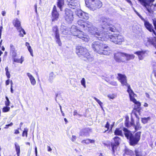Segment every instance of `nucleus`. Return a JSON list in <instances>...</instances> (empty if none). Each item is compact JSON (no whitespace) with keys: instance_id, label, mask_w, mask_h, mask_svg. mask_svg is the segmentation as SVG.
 Returning <instances> with one entry per match:
<instances>
[{"instance_id":"obj_20","label":"nucleus","mask_w":156,"mask_h":156,"mask_svg":"<svg viewBox=\"0 0 156 156\" xmlns=\"http://www.w3.org/2000/svg\"><path fill=\"white\" fill-rule=\"evenodd\" d=\"M80 135L81 136H89V134L88 129L87 128H85L81 130L80 133Z\"/></svg>"},{"instance_id":"obj_57","label":"nucleus","mask_w":156,"mask_h":156,"mask_svg":"<svg viewBox=\"0 0 156 156\" xmlns=\"http://www.w3.org/2000/svg\"><path fill=\"white\" fill-rule=\"evenodd\" d=\"M25 45H26V46H27V48H28V47H29L30 46V45L29 43L27 42H26Z\"/></svg>"},{"instance_id":"obj_29","label":"nucleus","mask_w":156,"mask_h":156,"mask_svg":"<svg viewBox=\"0 0 156 156\" xmlns=\"http://www.w3.org/2000/svg\"><path fill=\"white\" fill-rule=\"evenodd\" d=\"M125 154L126 155H132L134 154L133 151L127 148H126L125 150Z\"/></svg>"},{"instance_id":"obj_18","label":"nucleus","mask_w":156,"mask_h":156,"mask_svg":"<svg viewBox=\"0 0 156 156\" xmlns=\"http://www.w3.org/2000/svg\"><path fill=\"white\" fill-rule=\"evenodd\" d=\"M13 24L14 26L16 27L17 30L21 27L20 22L17 18H15L13 20Z\"/></svg>"},{"instance_id":"obj_17","label":"nucleus","mask_w":156,"mask_h":156,"mask_svg":"<svg viewBox=\"0 0 156 156\" xmlns=\"http://www.w3.org/2000/svg\"><path fill=\"white\" fill-rule=\"evenodd\" d=\"M146 52V50L138 51L134 52V54L137 55L140 60H142L145 56V54Z\"/></svg>"},{"instance_id":"obj_33","label":"nucleus","mask_w":156,"mask_h":156,"mask_svg":"<svg viewBox=\"0 0 156 156\" xmlns=\"http://www.w3.org/2000/svg\"><path fill=\"white\" fill-rule=\"evenodd\" d=\"M125 126L127 127H130L131 126H132L133 127L135 125L134 121H131L130 123H129L128 122L126 121L125 123Z\"/></svg>"},{"instance_id":"obj_24","label":"nucleus","mask_w":156,"mask_h":156,"mask_svg":"<svg viewBox=\"0 0 156 156\" xmlns=\"http://www.w3.org/2000/svg\"><path fill=\"white\" fill-rule=\"evenodd\" d=\"M123 56L126 58V60L127 61L133 59L135 57L134 55H133L128 54L125 53H123Z\"/></svg>"},{"instance_id":"obj_9","label":"nucleus","mask_w":156,"mask_h":156,"mask_svg":"<svg viewBox=\"0 0 156 156\" xmlns=\"http://www.w3.org/2000/svg\"><path fill=\"white\" fill-rule=\"evenodd\" d=\"M65 20L68 23H71L73 19V12L70 9L66 8L65 10Z\"/></svg>"},{"instance_id":"obj_41","label":"nucleus","mask_w":156,"mask_h":156,"mask_svg":"<svg viewBox=\"0 0 156 156\" xmlns=\"http://www.w3.org/2000/svg\"><path fill=\"white\" fill-rule=\"evenodd\" d=\"M94 100L97 102V103L99 104V105H100L101 107L102 108V105L103 104L102 103L99 99H98L96 97H94Z\"/></svg>"},{"instance_id":"obj_11","label":"nucleus","mask_w":156,"mask_h":156,"mask_svg":"<svg viewBox=\"0 0 156 156\" xmlns=\"http://www.w3.org/2000/svg\"><path fill=\"white\" fill-rule=\"evenodd\" d=\"M53 31L54 33L55 40L58 45L61 46L62 43L60 38V36L58 29L57 26L54 27L53 28Z\"/></svg>"},{"instance_id":"obj_8","label":"nucleus","mask_w":156,"mask_h":156,"mask_svg":"<svg viewBox=\"0 0 156 156\" xmlns=\"http://www.w3.org/2000/svg\"><path fill=\"white\" fill-rule=\"evenodd\" d=\"M85 2L87 6L93 11L96 10L102 6V2L99 0H85Z\"/></svg>"},{"instance_id":"obj_12","label":"nucleus","mask_w":156,"mask_h":156,"mask_svg":"<svg viewBox=\"0 0 156 156\" xmlns=\"http://www.w3.org/2000/svg\"><path fill=\"white\" fill-rule=\"evenodd\" d=\"M115 142L112 143L111 144V147H112V151L113 154H114L115 152V150L116 149L117 147L119 144V140L120 138L118 136H115L114 138Z\"/></svg>"},{"instance_id":"obj_55","label":"nucleus","mask_w":156,"mask_h":156,"mask_svg":"<svg viewBox=\"0 0 156 156\" xmlns=\"http://www.w3.org/2000/svg\"><path fill=\"white\" fill-rule=\"evenodd\" d=\"M78 114L77 111L76 110H75L73 112V115H77Z\"/></svg>"},{"instance_id":"obj_31","label":"nucleus","mask_w":156,"mask_h":156,"mask_svg":"<svg viewBox=\"0 0 156 156\" xmlns=\"http://www.w3.org/2000/svg\"><path fill=\"white\" fill-rule=\"evenodd\" d=\"M114 134L116 135L123 136L122 130L119 129V128H116L115 129L114 132Z\"/></svg>"},{"instance_id":"obj_63","label":"nucleus","mask_w":156,"mask_h":156,"mask_svg":"<svg viewBox=\"0 0 156 156\" xmlns=\"http://www.w3.org/2000/svg\"><path fill=\"white\" fill-rule=\"evenodd\" d=\"M108 97L112 99H113L114 98V97L113 96H111V95H108Z\"/></svg>"},{"instance_id":"obj_47","label":"nucleus","mask_w":156,"mask_h":156,"mask_svg":"<svg viewBox=\"0 0 156 156\" xmlns=\"http://www.w3.org/2000/svg\"><path fill=\"white\" fill-rule=\"evenodd\" d=\"M154 27V28L156 30V19L154 18L152 19Z\"/></svg>"},{"instance_id":"obj_54","label":"nucleus","mask_w":156,"mask_h":156,"mask_svg":"<svg viewBox=\"0 0 156 156\" xmlns=\"http://www.w3.org/2000/svg\"><path fill=\"white\" fill-rule=\"evenodd\" d=\"M10 83V80L9 79L5 81V84L6 85H8Z\"/></svg>"},{"instance_id":"obj_37","label":"nucleus","mask_w":156,"mask_h":156,"mask_svg":"<svg viewBox=\"0 0 156 156\" xmlns=\"http://www.w3.org/2000/svg\"><path fill=\"white\" fill-rule=\"evenodd\" d=\"M28 129L27 128H25L24 129V130L23 131L22 133V136H24L25 134L26 135V137L27 136V132L28 131Z\"/></svg>"},{"instance_id":"obj_10","label":"nucleus","mask_w":156,"mask_h":156,"mask_svg":"<svg viewBox=\"0 0 156 156\" xmlns=\"http://www.w3.org/2000/svg\"><path fill=\"white\" fill-rule=\"evenodd\" d=\"M143 21L144 22V26L146 29L150 32H152L156 36V32L154 30L153 25L150 23L147 20L144 19Z\"/></svg>"},{"instance_id":"obj_14","label":"nucleus","mask_w":156,"mask_h":156,"mask_svg":"<svg viewBox=\"0 0 156 156\" xmlns=\"http://www.w3.org/2000/svg\"><path fill=\"white\" fill-rule=\"evenodd\" d=\"M124 57L123 53L119 52L114 54V58L117 62H123L124 61L122 60V57Z\"/></svg>"},{"instance_id":"obj_27","label":"nucleus","mask_w":156,"mask_h":156,"mask_svg":"<svg viewBox=\"0 0 156 156\" xmlns=\"http://www.w3.org/2000/svg\"><path fill=\"white\" fill-rule=\"evenodd\" d=\"M141 4L143 6H144L146 8L147 6L149 4V2L147 0H139Z\"/></svg>"},{"instance_id":"obj_59","label":"nucleus","mask_w":156,"mask_h":156,"mask_svg":"<svg viewBox=\"0 0 156 156\" xmlns=\"http://www.w3.org/2000/svg\"><path fill=\"white\" fill-rule=\"evenodd\" d=\"M10 91L12 93H13V90L12 88V86H11L10 87Z\"/></svg>"},{"instance_id":"obj_42","label":"nucleus","mask_w":156,"mask_h":156,"mask_svg":"<svg viewBox=\"0 0 156 156\" xmlns=\"http://www.w3.org/2000/svg\"><path fill=\"white\" fill-rule=\"evenodd\" d=\"M81 83L83 87L85 88L86 87V81L84 78H83L81 80Z\"/></svg>"},{"instance_id":"obj_49","label":"nucleus","mask_w":156,"mask_h":156,"mask_svg":"<svg viewBox=\"0 0 156 156\" xmlns=\"http://www.w3.org/2000/svg\"><path fill=\"white\" fill-rule=\"evenodd\" d=\"M136 14L143 21V20H144V19H145L143 18V17L141 16L138 12H137Z\"/></svg>"},{"instance_id":"obj_26","label":"nucleus","mask_w":156,"mask_h":156,"mask_svg":"<svg viewBox=\"0 0 156 156\" xmlns=\"http://www.w3.org/2000/svg\"><path fill=\"white\" fill-rule=\"evenodd\" d=\"M133 127H134L135 131L140 130L141 128L140 124L139 122V120H137L136 122V124H135Z\"/></svg>"},{"instance_id":"obj_25","label":"nucleus","mask_w":156,"mask_h":156,"mask_svg":"<svg viewBox=\"0 0 156 156\" xmlns=\"http://www.w3.org/2000/svg\"><path fill=\"white\" fill-rule=\"evenodd\" d=\"M18 31L20 32L19 36L21 37H24L23 34L25 35L26 34L24 30L21 27L17 30Z\"/></svg>"},{"instance_id":"obj_51","label":"nucleus","mask_w":156,"mask_h":156,"mask_svg":"<svg viewBox=\"0 0 156 156\" xmlns=\"http://www.w3.org/2000/svg\"><path fill=\"white\" fill-rule=\"evenodd\" d=\"M2 29H3L2 26H1L0 27V39L1 38V37L2 30Z\"/></svg>"},{"instance_id":"obj_21","label":"nucleus","mask_w":156,"mask_h":156,"mask_svg":"<svg viewBox=\"0 0 156 156\" xmlns=\"http://www.w3.org/2000/svg\"><path fill=\"white\" fill-rule=\"evenodd\" d=\"M64 0H57V5L61 11H62L63 7L64 5Z\"/></svg>"},{"instance_id":"obj_62","label":"nucleus","mask_w":156,"mask_h":156,"mask_svg":"<svg viewBox=\"0 0 156 156\" xmlns=\"http://www.w3.org/2000/svg\"><path fill=\"white\" fill-rule=\"evenodd\" d=\"M135 116L138 119L137 120H139V117L138 115L136 113H135Z\"/></svg>"},{"instance_id":"obj_45","label":"nucleus","mask_w":156,"mask_h":156,"mask_svg":"<svg viewBox=\"0 0 156 156\" xmlns=\"http://www.w3.org/2000/svg\"><path fill=\"white\" fill-rule=\"evenodd\" d=\"M27 48H28V51L30 53L31 55L32 56H33V50H32V49L31 48V46H30L29 47Z\"/></svg>"},{"instance_id":"obj_1","label":"nucleus","mask_w":156,"mask_h":156,"mask_svg":"<svg viewBox=\"0 0 156 156\" xmlns=\"http://www.w3.org/2000/svg\"><path fill=\"white\" fill-rule=\"evenodd\" d=\"M78 26H72L70 30L71 33L78 37L82 39L85 42L89 41V37L87 35L84 34V33L78 29L83 30L90 35H94L96 36L99 34L97 32L98 29L93 26L90 23L85 22L83 20H79L77 22Z\"/></svg>"},{"instance_id":"obj_43","label":"nucleus","mask_w":156,"mask_h":156,"mask_svg":"<svg viewBox=\"0 0 156 156\" xmlns=\"http://www.w3.org/2000/svg\"><path fill=\"white\" fill-rule=\"evenodd\" d=\"M84 14L83 15V17L82 18L86 20H88L89 18V15L88 13L84 12Z\"/></svg>"},{"instance_id":"obj_15","label":"nucleus","mask_w":156,"mask_h":156,"mask_svg":"<svg viewBox=\"0 0 156 156\" xmlns=\"http://www.w3.org/2000/svg\"><path fill=\"white\" fill-rule=\"evenodd\" d=\"M150 16L153 14L154 11L156 10V6L155 7L153 4H149L146 8Z\"/></svg>"},{"instance_id":"obj_38","label":"nucleus","mask_w":156,"mask_h":156,"mask_svg":"<svg viewBox=\"0 0 156 156\" xmlns=\"http://www.w3.org/2000/svg\"><path fill=\"white\" fill-rule=\"evenodd\" d=\"M10 108L8 106H6L4 107L2 109V112H6L9 111Z\"/></svg>"},{"instance_id":"obj_52","label":"nucleus","mask_w":156,"mask_h":156,"mask_svg":"<svg viewBox=\"0 0 156 156\" xmlns=\"http://www.w3.org/2000/svg\"><path fill=\"white\" fill-rule=\"evenodd\" d=\"M57 12V11L56 7L55 5H54L53 9L52 12Z\"/></svg>"},{"instance_id":"obj_40","label":"nucleus","mask_w":156,"mask_h":156,"mask_svg":"<svg viewBox=\"0 0 156 156\" xmlns=\"http://www.w3.org/2000/svg\"><path fill=\"white\" fill-rule=\"evenodd\" d=\"M5 98L6 99V101H5V105L6 106H8L9 105L10 101L9 99V98L7 96H5Z\"/></svg>"},{"instance_id":"obj_44","label":"nucleus","mask_w":156,"mask_h":156,"mask_svg":"<svg viewBox=\"0 0 156 156\" xmlns=\"http://www.w3.org/2000/svg\"><path fill=\"white\" fill-rule=\"evenodd\" d=\"M16 57H12V58L13 59V61L14 62L17 63H20V60L19 59L16 58Z\"/></svg>"},{"instance_id":"obj_58","label":"nucleus","mask_w":156,"mask_h":156,"mask_svg":"<svg viewBox=\"0 0 156 156\" xmlns=\"http://www.w3.org/2000/svg\"><path fill=\"white\" fill-rule=\"evenodd\" d=\"M5 14L6 12H5V11H3L2 12V15L3 16H5Z\"/></svg>"},{"instance_id":"obj_53","label":"nucleus","mask_w":156,"mask_h":156,"mask_svg":"<svg viewBox=\"0 0 156 156\" xmlns=\"http://www.w3.org/2000/svg\"><path fill=\"white\" fill-rule=\"evenodd\" d=\"M76 139V136H75L73 135L72 137V140L73 141H74Z\"/></svg>"},{"instance_id":"obj_64","label":"nucleus","mask_w":156,"mask_h":156,"mask_svg":"<svg viewBox=\"0 0 156 156\" xmlns=\"http://www.w3.org/2000/svg\"><path fill=\"white\" fill-rule=\"evenodd\" d=\"M35 153L36 154V155H37V148L36 147L35 148Z\"/></svg>"},{"instance_id":"obj_28","label":"nucleus","mask_w":156,"mask_h":156,"mask_svg":"<svg viewBox=\"0 0 156 156\" xmlns=\"http://www.w3.org/2000/svg\"><path fill=\"white\" fill-rule=\"evenodd\" d=\"M15 145L17 156H20V147L16 143H15Z\"/></svg>"},{"instance_id":"obj_50","label":"nucleus","mask_w":156,"mask_h":156,"mask_svg":"<svg viewBox=\"0 0 156 156\" xmlns=\"http://www.w3.org/2000/svg\"><path fill=\"white\" fill-rule=\"evenodd\" d=\"M130 6H132L133 5L132 3L130 0H125Z\"/></svg>"},{"instance_id":"obj_6","label":"nucleus","mask_w":156,"mask_h":156,"mask_svg":"<svg viewBox=\"0 0 156 156\" xmlns=\"http://www.w3.org/2000/svg\"><path fill=\"white\" fill-rule=\"evenodd\" d=\"M117 30L115 32H113V34H110L109 32L105 34L106 39H110V40L114 43L118 44H121L122 42L124 41V37L122 35L118 34Z\"/></svg>"},{"instance_id":"obj_60","label":"nucleus","mask_w":156,"mask_h":156,"mask_svg":"<svg viewBox=\"0 0 156 156\" xmlns=\"http://www.w3.org/2000/svg\"><path fill=\"white\" fill-rule=\"evenodd\" d=\"M19 133L20 132H19V131L17 129H16L15 131V133L16 134H19Z\"/></svg>"},{"instance_id":"obj_48","label":"nucleus","mask_w":156,"mask_h":156,"mask_svg":"<svg viewBox=\"0 0 156 156\" xmlns=\"http://www.w3.org/2000/svg\"><path fill=\"white\" fill-rule=\"evenodd\" d=\"M110 126V124L108 122H106V124L105 126V127L107 129V130L105 131V132L106 131H108L109 129V127Z\"/></svg>"},{"instance_id":"obj_3","label":"nucleus","mask_w":156,"mask_h":156,"mask_svg":"<svg viewBox=\"0 0 156 156\" xmlns=\"http://www.w3.org/2000/svg\"><path fill=\"white\" fill-rule=\"evenodd\" d=\"M117 75L118 76L117 78L121 82L122 85L123 86L125 85L127 87V91L129 94L130 100L136 105V109L139 108L141 105V104L134 98V96L135 94L131 89L130 85L127 83L126 76L125 75L119 73H118Z\"/></svg>"},{"instance_id":"obj_7","label":"nucleus","mask_w":156,"mask_h":156,"mask_svg":"<svg viewBox=\"0 0 156 156\" xmlns=\"http://www.w3.org/2000/svg\"><path fill=\"white\" fill-rule=\"evenodd\" d=\"M76 52L78 56L84 61L90 60L91 57L87 48L81 46H77L76 48Z\"/></svg>"},{"instance_id":"obj_36","label":"nucleus","mask_w":156,"mask_h":156,"mask_svg":"<svg viewBox=\"0 0 156 156\" xmlns=\"http://www.w3.org/2000/svg\"><path fill=\"white\" fill-rule=\"evenodd\" d=\"M55 76L54 75L53 72H52L51 73L49 74V79L50 80V82H51V81L55 77Z\"/></svg>"},{"instance_id":"obj_22","label":"nucleus","mask_w":156,"mask_h":156,"mask_svg":"<svg viewBox=\"0 0 156 156\" xmlns=\"http://www.w3.org/2000/svg\"><path fill=\"white\" fill-rule=\"evenodd\" d=\"M59 13L57 12H52V21L57 20L58 18Z\"/></svg>"},{"instance_id":"obj_4","label":"nucleus","mask_w":156,"mask_h":156,"mask_svg":"<svg viewBox=\"0 0 156 156\" xmlns=\"http://www.w3.org/2000/svg\"><path fill=\"white\" fill-rule=\"evenodd\" d=\"M112 20L108 18L102 17L100 20V23L103 30L100 33H102V35L108 33L109 31L115 32L116 29L115 27L112 24Z\"/></svg>"},{"instance_id":"obj_5","label":"nucleus","mask_w":156,"mask_h":156,"mask_svg":"<svg viewBox=\"0 0 156 156\" xmlns=\"http://www.w3.org/2000/svg\"><path fill=\"white\" fill-rule=\"evenodd\" d=\"M123 130L125 137L129 140L130 145L134 146L137 144L140 139L141 132H138L133 135L130 130L126 128H123Z\"/></svg>"},{"instance_id":"obj_23","label":"nucleus","mask_w":156,"mask_h":156,"mask_svg":"<svg viewBox=\"0 0 156 156\" xmlns=\"http://www.w3.org/2000/svg\"><path fill=\"white\" fill-rule=\"evenodd\" d=\"M27 74L29 78L31 84L35 85L36 82L34 77L30 73H27Z\"/></svg>"},{"instance_id":"obj_39","label":"nucleus","mask_w":156,"mask_h":156,"mask_svg":"<svg viewBox=\"0 0 156 156\" xmlns=\"http://www.w3.org/2000/svg\"><path fill=\"white\" fill-rule=\"evenodd\" d=\"M135 151L136 156H143L141 152L139 151L138 150H135Z\"/></svg>"},{"instance_id":"obj_16","label":"nucleus","mask_w":156,"mask_h":156,"mask_svg":"<svg viewBox=\"0 0 156 156\" xmlns=\"http://www.w3.org/2000/svg\"><path fill=\"white\" fill-rule=\"evenodd\" d=\"M10 54L12 57H16L17 56L15 46L12 44L10 45Z\"/></svg>"},{"instance_id":"obj_35","label":"nucleus","mask_w":156,"mask_h":156,"mask_svg":"<svg viewBox=\"0 0 156 156\" xmlns=\"http://www.w3.org/2000/svg\"><path fill=\"white\" fill-rule=\"evenodd\" d=\"M5 70L6 71L5 74L6 76L8 79L10 77V74L9 72V69L7 66L5 68Z\"/></svg>"},{"instance_id":"obj_56","label":"nucleus","mask_w":156,"mask_h":156,"mask_svg":"<svg viewBox=\"0 0 156 156\" xmlns=\"http://www.w3.org/2000/svg\"><path fill=\"white\" fill-rule=\"evenodd\" d=\"M20 63L21 64H22L23 62V61L24 60L23 59V57L22 56L21 58H20Z\"/></svg>"},{"instance_id":"obj_19","label":"nucleus","mask_w":156,"mask_h":156,"mask_svg":"<svg viewBox=\"0 0 156 156\" xmlns=\"http://www.w3.org/2000/svg\"><path fill=\"white\" fill-rule=\"evenodd\" d=\"M68 2H69L68 5L70 8L74 9L77 7L78 5L77 2H72L71 1Z\"/></svg>"},{"instance_id":"obj_13","label":"nucleus","mask_w":156,"mask_h":156,"mask_svg":"<svg viewBox=\"0 0 156 156\" xmlns=\"http://www.w3.org/2000/svg\"><path fill=\"white\" fill-rule=\"evenodd\" d=\"M147 42L146 43V45L147 46L150 44L153 45L156 49V38L153 37L147 38ZM156 54V51L155 52Z\"/></svg>"},{"instance_id":"obj_46","label":"nucleus","mask_w":156,"mask_h":156,"mask_svg":"<svg viewBox=\"0 0 156 156\" xmlns=\"http://www.w3.org/2000/svg\"><path fill=\"white\" fill-rule=\"evenodd\" d=\"M109 83L110 84L114 86H116L117 85V83L116 82L114 81H110L109 82Z\"/></svg>"},{"instance_id":"obj_34","label":"nucleus","mask_w":156,"mask_h":156,"mask_svg":"<svg viewBox=\"0 0 156 156\" xmlns=\"http://www.w3.org/2000/svg\"><path fill=\"white\" fill-rule=\"evenodd\" d=\"M150 119L151 118L150 117H148L147 118L144 117L142 118L141 121L143 123L146 124L147 122L148 121L150 120Z\"/></svg>"},{"instance_id":"obj_32","label":"nucleus","mask_w":156,"mask_h":156,"mask_svg":"<svg viewBox=\"0 0 156 156\" xmlns=\"http://www.w3.org/2000/svg\"><path fill=\"white\" fill-rule=\"evenodd\" d=\"M76 13L78 16L81 18L83 17V15L84 14V12L80 9L77 10L76 12Z\"/></svg>"},{"instance_id":"obj_2","label":"nucleus","mask_w":156,"mask_h":156,"mask_svg":"<svg viewBox=\"0 0 156 156\" xmlns=\"http://www.w3.org/2000/svg\"><path fill=\"white\" fill-rule=\"evenodd\" d=\"M97 32L99 34L96 36L94 35H91L94 36L95 39H98L99 41H95L92 44V48L94 50L100 54L108 55L110 53V51L108 50L109 49L108 47L104 44L103 41H105V36L102 34V33H99L98 30H97Z\"/></svg>"},{"instance_id":"obj_61","label":"nucleus","mask_w":156,"mask_h":156,"mask_svg":"<svg viewBox=\"0 0 156 156\" xmlns=\"http://www.w3.org/2000/svg\"><path fill=\"white\" fill-rule=\"evenodd\" d=\"M48 151H51L52 150L51 148L49 146H48Z\"/></svg>"},{"instance_id":"obj_30","label":"nucleus","mask_w":156,"mask_h":156,"mask_svg":"<svg viewBox=\"0 0 156 156\" xmlns=\"http://www.w3.org/2000/svg\"><path fill=\"white\" fill-rule=\"evenodd\" d=\"M94 140H90L89 139L84 140L81 141V143L82 144L85 143L87 144H89L90 143H94Z\"/></svg>"}]
</instances>
